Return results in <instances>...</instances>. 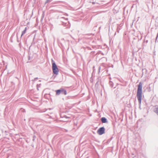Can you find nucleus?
<instances>
[{
	"instance_id": "1",
	"label": "nucleus",
	"mask_w": 158,
	"mask_h": 158,
	"mask_svg": "<svg viewBox=\"0 0 158 158\" xmlns=\"http://www.w3.org/2000/svg\"><path fill=\"white\" fill-rule=\"evenodd\" d=\"M142 84L140 82L138 85L137 93V97L139 104H141L142 98Z\"/></svg>"
},
{
	"instance_id": "2",
	"label": "nucleus",
	"mask_w": 158,
	"mask_h": 158,
	"mask_svg": "<svg viewBox=\"0 0 158 158\" xmlns=\"http://www.w3.org/2000/svg\"><path fill=\"white\" fill-rule=\"evenodd\" d=\"M52 62V69L53 73L56 75L57 74L58 72V69L57 68V66L53 60Z\"/></svg>"
},
{
	"instance_id": "3",
	"label": "nucleus",
	"mask_w": 158,
	"mask_h": 158,
	"mask_svg": "<svg viewBox=\"0 0 158 158\" xmlns=\"http://www.w3.org/2000/svg\"><path fill=\"white\" fill-rule=\"evenodd\" d=\"M105 133V128L104 127L100 128L97 131V133L100 135H101Z\"/></svg>"
},
{
	"instance_id": "4",
	"label": "nucleus",
	"mask_w": 158,
	"mask_h": 158,
	"mask_svg": "<svg viewBox=\"0 0 158 158\" xmlns=\"http://www.w3.org/2000/svg\"><path fill=\"white\" fill-rule=\"evenodd\" d=\"M63 89H59L58 90H56V95H59L62 92V91H63Z\"/></svg>"
},
{
	"instance_id": "5",
	"label": "nucleus",
	"mask_w": 158,
	"mask_h": 158,
	"mask_svg": "<svg viewBox=\"0 0 158 158\" xmlns=\"http://www.w3.org/2000/svg\"><path fill=\"white\" fill-rule=\"evenodd\" d=\"M101 120H102V122L103 123H105L106 121V119L104 117L102 118L101 119Z\"/></svg>"
},
{
	"instance_id": "6",
	"label": "nucleus",
	"mask_w": 158,
	"mask_h": 158,
	"mask_svg": "<svg viewBox=\"0 0 158 158\" xmlns=\"http://www.w3.org/2000/svg\"><path fill=\"white\" fill-rule=\"evenodd\" d=\"M26 30H27V28L26 27L25 28V30L23 31V32H22V34L21 35V36L24 34L26 32Z\"/></svg>"
},
{
	"instance_id": "7",
	"label": "nucleus",
	"mask_w": 158,
	"mask_h": 158,
	"mask_svg": "<svg viewBox=\"0 0 158 158\" xmlns=\"http://www.w3.org/2000/svg\"><path fill=\"white\" fill-rule=\"evenodd\" d=\"M63 91H62L61 93H62L63 94H64L65 95H66V91L63 89Z\"/></svg>"
},
{
	"instance_id": "8",
	"label": "nucleus",
	"mask_w": 158,
	"mask_h": 158,
	"mask_svg": "<svg viewBox=\"0 0 158 158\" xmlns=\"http://www.w3.org/2000/svg\"><path fill=\"white\" fill-rule=\"evenodd\" d=\"M48 0H47V1H46V2H48Z\"/></svg>"
},
{
	"instance_id": "9",
	"label": "nucleus",
	"mask_w": 158,
	"mask_h": 158,
	"mask_svg": "<svg viewBox=\"0 0 158 158\" xmlns=\"http://www.w3.org/2000/svg\"><path fill=\"white\" fill-rule=\"evenodd\" d=\"M64 121H66V120H65L64 119Z\"/></svg>"
}]
</instances>
